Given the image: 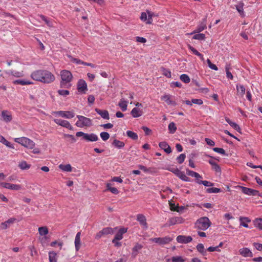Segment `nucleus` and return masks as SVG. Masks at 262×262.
Instances as JSON below:
<instances>
[{
  "label": "nucleus",
  "instance_id": "nucleus-7",
  "mask_svg": "<svg viewBox=\"0 0 262 262\" xmlns=\"http://www.w3.org/2000/svg\"><path fill=\"white\" fill-rule=\"evenodd\" d=\"M184 219L181 216H174L168 219L167 223L165 226H171L178 224L184 223Z\"/></svg>",
  "mask_w": 262,
  "mask_h": 262
},
{
  "label": "nucleus",
  "instance_id": "nucleus-4",
  "mask_svg": "<svg viewBox=\"0 0 262 262\" xmlns=\"http://www.w3.org/2000/svg\"><path fill=\"white\" fill-rule=\"evenodd\" d=\"M14 141L24 147L31 149H34L35 145V143L32 140L26 137L15 138Z\"/></svg>",
  "mask_w": 262,
  "mask_h": 262
},
{
  "label": "nucleus",
  "instance_id": "nucleus-2",
  "mask_svg": "<svg viewBox=\"0 0 262 262\" xmlns=\"http://www.w3.org/2000/svg\"><path fill=\"white\" fill-rule=\"evenodd\" d=\"M61 81L60 83V86L62 88H70L71 86L70 82L73 78L72 73L68 70H62L60 72Z\"/></svg>",
  "mask_w": 262,
  "mask_h": 262
},
{
  "label": "nucleus",
  "instance_id": "nucleus-42",
  "mask_svg": "<svg viewBox=\"0 0 262 262\" xmlns=\"http://www.w3.org/2000/svg\"><path fill=\"white\" fill-rule=\"evenodd\" d=\"M196 183L199 184H203L205 186H207V187H209V186H213L214 185V183L210 182V181H202V180H198L196 181Z\"/></svg>",
  "mask_w": 262,
  "mask_h": 262
},
{
  "label": "nucleus",
  "instance_id": "nucleus-58",
  "mask_svg": "<svg viewBox=\"0 0 262 262\" xmlns=\"http://www.w3.org/2000/svg\"><path fill=\"white\" fill-rule=\"evenodd\" d=\"M57 92L60 95L63 96H66L68 95L70 93L69 91L64 90H59Z\"/></svg>",
  "mask_w": 262,
  "mask_h": 262
},
{
  "label": "nucleus",
  "instance_id": "nucleus-1",
  "mask_svg": "<svg viewBox=\"0 0 262 262\" xmlns=\"http://www.w3.org/2000/svg\"><path fill=\"white\" fill-rule=\"evenodd\" d=\"M32 78L36 81L45 83H50L54 81L55 76L47 70H37L31 74Z\"/></svg>",
  "mask_w": 262,
  "mask_h": 262
},
{
  "label": "nucleus",
  "instance_id": "nucleus-30",
  "mask_svg": "<svg viewBox=\"0 0 262 262\" xmlns=\"http://www.w3.org/2000/svg\"><path fill=\"white\" fill-rule=\"evenodd\" d=\"M50 262H57V254L54 251L49 253Z\"/></svg>",
  "mask_w": 262,
  "mask_h": 262
},
{
  "label": "nucleus",
  "instance_id": "nucleus-9",
  "mask_svg": "<svg viewBox=\"0 0 262 262\" xmlns=\"http://www.w3.org/2000/svg\"><path fill=\"white\" fill-rule=\"evenodd\" d=\"M54 121L56 124H57L61 126L66 127L70 130L73 129L72 126L70 124V123L67 120H63V119H62L60 118H57V119H55L54 120Z\"/></svg>",
  "mask_w": 262,
  "mask_h": 262
},
{
  "label": "nucleus",
  "instance_id": "nucleus-11",
  "mask_svg": "<svg viewBox=\"0 0 262 262\" xmlns=\"http://www.w3.org/2000/svg\"><path fill=\"white\" fill-rule=\"evenodd\" d=\"M176 239L179 243L187 244L191 242L192 238L190 236L179 235L177 237Z\"/></svg>",
  "mask_w": 262,
  "mask_h": 262
},
{
  "label": "nucleus",
  "instance_id": "nucleus-45",
  "mask_svg": "<svg viewBox=\"0 0 262 262\" xmlns=\"http://www.w3.org/2000/svg\"><path fill=\"white\" fill-rule=\"evenodd\" d=\"M193 39H198L200 40H204L205 39V35L203 33H198L196 34H195L193 36Z\"/></svg>",
  "mask_w": 262,
  "mask_h": 262
},
{
  "label": "nucleus",
  "instance_id": "nucleus-32",
  "mask_svg": "<svg viewBox=\"0 0 262 262\" xmlns=\"http://www.w3.org/2000/svg\"><path fill=\"white\" fill-rule=\"evenodd\" d=\"M12 116H0V124L3 122L8 123L12 120Z\"/></svg>",
  "mask_w": 262,
  "mask_h": 262
},
{
  "label": "nucleus",
  "instance_id": "nucleus-44",
  "mask_svg": "<svg viewBox=\"0 0 262 262\" xmlns=\"http://www.w3.org/2000/svg\"><path fill=\"white\" fill-rule=\"evenodd\" d=\"M206 192L208 193H216L221 192V190L217 188H209L206 189Z\"/></svg>",
  "mask_w": 262,
  "mask_h": 262
},
{
  "label": "nucleus",
  "instance_id": "nucleus-21",
  "mask_svg": "<svg viewBox=\"0 0 262 262\" xmlns=\"http://www.w3.org/2000/svg\"><path fill=\"white\" fill-rule=\"evenodd\" d=\"M186 173L188 176L195 178L196 181L200 180L199 179H201L202 178L199 173L188 169H186Z\"/></svg>",
  "mask_w": 262,
  "mask_h": 262
},
{
  "label": "nucleus",
  "instance_id": "nucleus-54",
  "mask_svg": "<svg viewBox=\"0 0 262 262\" xmlns=\"http://www.w3.org/2000/svg\"><path fill=\"white\" fill-rule=\"evenodd\" d=\"M212 150L217 153L225 155L226 154L225 151L223 148L219 147H214Z\"/></svg>",
  "mask_w": 262,
  "mask_h": 262
},
{
  "label": "nucleus",
  "instance_id": "nucleus-23",
  "mask_svg": "<svg viewBox=\"0 0 262 262\" xmlns=\"http://www.w3.org/2000/svg\"><path fill=\"white\" fill-rule=\"evenodd\" d=\"M118 105L121 110L124 112L126 110L127 106V102L124 98H121L118 103Z\"/></svg>",
  "mask_w": 262,
  "mask_h": 262
},
{
  "label": "nucleus",
  "instance_id": "nucleus-63",
  "mask_svg": "<svg viewBox=\"0 0 262 262\" xmlns=\"http://www.w3.org/2000/svg\"><path fill=\"white\" fill-rule=\"evenodd\" d=\"M103 127L104 129L112 128L113 127V124L110 123L102 124L100 125Z\"/></svg>",
  "mask_w": 262,
  "mask_h": 262
},
{
  "label": "nucleus",
  "instance_id": "nucleus-16",
  "mask_svg": "<svg viewBox=\"0 0 262 262\" xmlns=\"http://www.w3.org/2000/svg\"><path fill=\"white\" fill-rule=\"evenodd\" d=\"M127 228H120L118 232L115 235L114 239L120 241L123 238V234L127 232Z\"/></svg>",
  "mask_w": 262,
  "mask_h": 262
},
{
  "label": "nucleus",
  "instance_id": "nucleus-28",
  "mask_svg": "<svg viewBox=\"0 0 262 262\" xmlns=\"http://www.w3.org/2000/svg\"><path fill=\"white\" fill-rule=\"evenodd\" d=\"M254 226L258 228L259 230H262V219L257 218L253 221Z\"/></svg>",
  "mask_w": 262,
  "mask_h": 262
},
{
  "label": "nucleus",
  "instance_id": "nucleus-40",
  "mask_svg": "<svg viewBox=\"0 0 262 262\" xmlns=\"http://www.w3.org/2000/svg\"><path fill=\"white\" fill-rule=\"evenodd\" d=\"M13 83L15 84H20L22 85H28V84H30L32 83L31 82H30L29 81H26V80H20V79L16 80L14 81Z\"/></svg>",
  "mask_w": 262,
  "mask_h": 262
},
{
  "label": "nucleus",
  "instance_id": "nucleus-19",
  "mask_svg": "<svg viewBox=\"0 0 262 262\" xmlns=\"http://www.w3.org/2000/svg\"><path fill=\"white\" fill-rule=\"evenodd\" d=\"M206 18H205L198 26L197 29L194 31V33H199L204 30L206 28Z\"/></svg>",
  "mask_w": 262,
  "mask_h": 262
},
{
  "label": "nucleus",
  "instance_id": "nucleus-35",
  "mask_svg": "<svg viewBox=\"0 0 262 262\" xmlns=\"http://www.w3.org/2000/svg\"><path fill=\"white\" fill-rule=\"evenodd\" d=\"M106 188L107 190L110 191L113 194H117L119 193L118 190L115 187H112L111 183L106 184Z\"/></svg>",
  "mask_w": 262,
  "mask_h": 262
},
{
  "label": "nucleus",
  "instance_id": "nucleus-10",
  "mask_svg": "<svg viewBox=\"0 0 262 262\" xmlns=\"http://www.w3.org/2000/svg\"><path fill=\"white\" fill-rule=\"evenodd\" d=\"M77 90L79 92L85 93L87 91V84L83 79H80L77 83Z\"/></svg>",
  "mask_w": 262,
  "mask_h": 262
},
{
  "label": "nucleus",
  "instance_id": "nucleus-57",
  "mask_svg": "<svg viewBox=\"0 0 262 262\" xmlns=\"http://www.w3.org/2000/svg\"><path fill=\"white\" fill-rule=\"evenodd\" d=\"M170 208L172 211L180 212V210H179L180 207L179 206H176L175 204L170 203Z\"/></svg>",
  "mask_w": 262,
  "mask_h": 262
},
{
  "label": "nucleus",
  "instance_id": "nucleus-12",
  "mask_svg": "<svg viewBox=\"0 0 262 262\" xmlns=\"http://www.w3.org/2000/svg\"><path fill=\"white\" fill-rule=\"evenodd\" d=\"M137 220L139 222L140 225H141L144 229H147L148 225L146 222V219L145 216L143 214H138Z\"/></svg>",
  "mask_w": 262,
  "mask_h": 262
},
{
  "label": "nucleus",
  "instance_id": "nucleus-59",
  "mask_svg": "<svg viewBox=\"0 0 262 262\" xmlns=\"http://www.w3.org/2000/svg\"><path fill=\"white\" fill-rule=\"evenodd\" d=\"M212 169L217 173H221V168L217 163L212 166Z\"/></svg>",
  "mask_w": 262,
  "mask_h": 262
},
{
  "label": "nucleus",
  "instance_id": "nucleus-8",
  "mask_svg": "<svg viewBox=\"0 0 262 262\" xmlns=\"http://www.w3.org/2000/svg\"><path fill=\"white\" fill-rule=\"evenodd\" d=\"M150 240L160 245H165L169 243L172 241V238L169 236H165L164 237L152 238Z\"/></svg>",
  "mask_w": 262,
  "mask_h": 262
},
{
  "label": "nucleus",
  "instance_id": "nucleus-26",
  "mask_svg": "<svg viewBox=\"0 0 262 262\" xmlns=\"http://www.w3.org/2000/svg\"><path fill=\"white\" fill-rule=\"evenodd\" d=\"M226 121L229 124V125L233 127L235 130L239 132L241 128L238 124L236 123L231 121L229 118H226Z\"/></svg>",
  "mask_w": 262,
  "mask_h": 262
},
{
  "label": "nucleus",
  "instance_id": "nucleus-22",
  "mask_svg": "<svg viewBox=\"0 0 262 262\" xmlns=\"http://www.w3.org/2000/svg\"><path fill=\"white\" fill-rule=\"evenodd\" d=\"M243 7L244 3L242 2H240L235 5L236 9L242 17L245 16L244 12L243 10Z\"/></svg>",
  "mask_w": 262,
  "mask_h": 262
},
{
  "label": "nucleus",
  "instance_id": "nucleus-43",
  "mask_svg": "<svg viewBox=\"0 0 262 262\" xmlns=\"http://www.w3.org/2000/svg\"><path fill=\"white\" fill-rule=\"evenodd\" d=\"M168 129L170 134H173L177 130V127L174 122H170L168 125Z\"/></svg>",
  "mask_w": 262,
  "mask_h": 262
},
{
  "label": "nucleus",
  "instance_id": "nucleus-3",
  "mask_svg": "<svg viewBox=\"0 0 262 262\" xmlns=\"http://www.w3.org/2000/svg\"><path fill=\"white\" fill-rule=\"evenodd\" d=\"M210 225L211 222L207 217H201L195 223V227L201 230H207Z\"/></svg>",
  "mask_w": 262,
  "mask_h": 262
},
{
  "label": "nucleus",
  "instance_id": "nucleus-20",
  "mask_svg": "<svg viewBox=\"0 0 262 262\" xmlns=\"http://www.w3.org/2000/svg\"><path fill=\"white\" fill-rule=\"evenodd\" d=\"M6 188L13 190H19L21 189V186L18 184H14L11 183H7V184L5 185Z\"/></svg>",
  "mask_w": 262,
  "mask_h": 262
},
{
  "label": "nucleus",
  "instance_id": "nucleus-31",
  "mask_svg": "<svg viewBox=\"0 0 262 262\" xmlns=\"http://www.w3.org/2000/svg\"><path fill=\"white\" fill-rule=\"evenodd\" d=\"M39 234L42 236L48 234L49 230L46 226L40 227L38 228Z\"/></svg>",
  "mask_w": 262,
  "mask_h": 262
},
{
  "label": "nucleus",
  "instance_id": "nucleus-51",
  "mask_svg": "<svg viewBox=\"0 0 262 262\" xmlns=\"http://www.w3.org/2000/svg\"><path fill=\"white\" fill-rule=\"evenodd\" d=\"M196 249L201 253H202L203 255H205V251H204V245L202 244H199L196 246Z\"/></svg>",
  "mask_w": 262,
  "mask_h": 262
},
{
  "label": "nucleus",
  "instance_id": "nucleus-55",
  "mask_svg": "<svg viewBox=\"0 0 262 262\" xmlns=\"http://www.w3.org/2000/svg\"><path fill=\"white\" fill-rule=\"evenodd\" d=\"M40 17L42 20H43L46 24L49 26V27H52L53 26V23L52 22L50 21L44 15H41Z\"/></svg>",
  "mask_w": 262,
  "mask_h": 262
},
{
  "label": "nucleus",
  "instance_id": "nucleus-62",
  "mask_svg": "<svg viewBox=\"0 0 262 262\" xmlns=\"http://www.w3.org/2000/svg\"><path fill=\"white\" fill-rule=\"evenodd\" d=\"M226 76H227V78H230V79H232L233 75L231 74V73L229 72V69L227 66L226 67Z\"/></svg>",
  "mask_w": 262,
  "mask_h": 262
},
{
  "label": "nucleus",
  "instance_id": "nucleus-18",
  "mask_svg": "<svg viewBox=\"0 0 262 262\" xmlns=\"http://www.w3.org/2000/svg\"><path fill=\"white\" fill-rule=\"evenodd\" d=\"M143 246L138 243L136 244L135 246L133 247L132 249V255L134 257H136V256L138 254L140 251L142 249Z\"/></svg>",
  "mask_w": 262,
  "mask_h": 262
},
{
  "label": "nucleus",
  "instance_id": "nucleus-64",
  "mask_svg": "<svg viewBox=\"0 0 262 262\" xmlns=\"http://www.w3.org/2000/svg\"><path fill=\"white\" fill-rule=\"evenodd\" d=\"M205 141L208 145L214 146L215 145L214 142L210 139L205 138Z\"/></svg>",
  "mask_w": 262,
  "mask_h": 262
},
{
  "label": "nucleus",
  "instance_id": "nucleus-17",
  "mask_svg": "<svg viewBox=\"0 0 262 262\" xmlns=\"http://www.w3.org/2000/svg\"><path fill=\"white\" fill-rule=\"evenodd\" d=\"M159 147L164 150L167 154L171 152V149L169 145L166 142H161L159 143Z\"/></svg>",
  "mask_w": 262,
  "mask_h": 262
},
{
  "label": "nucleus",
  "instance_id": "nucleus-29",
  "mask_svg": "<svg viewBox=\"0 0 262 262\" xmlns=\"http://www.w3.org/2000/svg\"><path fill=\"white\" fill-rule=\"evenodd\" d=\"M30 165L25 161H22L19 163L18 167L22 170H27L30 168Z\"/></svg>",
  "mask_w": 262,
  "mask_h": 262
},
{
  "label": "nucleus",
  "instance_id": "nucleus-6",
  "mask_svg": "<svg viewBox=\"0 0 262 262\" xmlns=\"http://www.w3.org/2000/svg\"><path fill=\"white\" fill-rule=\"evenodd\" d=\"M76 136L77 137H82L83 139L87 141L93 142L98 140V136L93 133L89 134L82 132H78L76 133Z\"/></svg>",
  "mask_w": 262,
  "mask_h": 262
},
{
  "label": "nucleus",
  "instance_id": "nucleus-39",
  "mask_svg": "<svg viewBox=\"0 0 262 262\" xmlns=\"http://www.w3.org/2000/svg\"><path fill=\"white\" fill-rule=\"evenodd\" d=\"M113 144L118 148H122L124 146L125 144L123 142L120 141L117 139H115L113 142Z\"/></svg>",
  "mask_w": 262,
  "mask_h": 262
},
{
  "label": "nucleus",
  "instance_id": "nucleus-47",
  "mask_svg": "<svg viewBox=\"0 0 262 262\" xmlns=\"http://www.w3.org/2000/svg\"><path fill=\"white\" fill-rule=\"evenodd\" d=\"M180 79L186 83H189L190 81L189 76L185 74H183L180 76Z\"/></svg>",
  "mask_w": 262,
  "mask_h": 262
},
{
  "label": "nucleus",
  "instance_id": "nucleus-41",
  "mask_svg": "<svg viewBox=\"0 0 262 262\" xmlns=\"http://www.w3.org/2000/svg\"><path fill=\"white\" fill-rule=\"evenodd\" d=\"M236 89L239 95L243 96L245 93V88L243 85H237Z\"/></svg>",
  "mask_w": 262,
  "mask_h": 262
},
{
  "label": "nucleus",
  "instance_id": "nucleus-37",
  "mask_svg": "<svg viewBox=\"0 0 262 262\" xmlns=\"http://www.w3.org/2000/svg\"><path fill=\"white\" fill-rule=\"evenodd\" d=\"M172 262H185L186 259L184 258L182 256H173L170 259Z\"/></svg>",
  "mask_w": 262,
  "mask_h": 262
},
{
  "label": "nucleus",
  "instance_id": "nucleus-36",
  "mask_svg": "<svg viewBox=\"0 0 262 262\" xmlns=\"http://www.w3.org/2000/svg\"><path fill=\"white\" fill-rule=\"evenodd\" d=\"M8 74H11L16 77H20L23 76V75H24L23 72L22 71H15L11 70L8 72Z\"/></svg>",
  "mask_w": 262,
  "mask_h": 262
},
{
  "label": "nucleus",
  "instance_id": "nucleus-60",
  "mask_svg": "<svg viewBox=\"0 0 262 262\" xmlns=\"http://www.w3.org/2000/svg\"><path fill=\"white\" fill-rule=\"evenodd\" d=\"M111 181L112 182H116L120 183H121L123 182V180L122 178L119 177H114L111 179Z\"/></svg>",
  "mask_w": 262,
  "mask_h": 262
},
{
  "label": "nucleus",
  "instance_id": "nucleus-46",
  "mask_svg": "<svg viewBox=\"0 0 262 262\" xmlns=\"http://www.w3.org/2000/svg\"><path fill=\"white\" fill-rule=\"evenodd\" d=\"M142 114L144 113L143 111V109L140 108V107H135L134 108L132 112H131V115H138V114Z\"/></svg>",
  "mask_w": 262,
  "mask_h": 262
},
{
  "label": "nucleus",
  "instance_id": "nucleus-56",
  "mask_svg": "<svg viewBox=\"0 0 262 262\" xmlns=\"http://www.w3.org/2000/svg\"><path fill=\"white\" fill-rule=\"evenodd\" d=\"M207 62L208 63V67L210 69L214 70L215 71H217L218 70L217 67L215 64L212 63L211 61L209 59H207Z\"/></svg>",
  "mask_w": 262,
  "mask_h": 262
},
{
  "label": "nucleus",
  "instance_id": "nucleus-61",
  "mask_svg": "<svg viewBox=\"0 0 262 262\" xmlns=\"http://www.w3.org/2000/svg\"><path fill=\"white\" fill-rule=\"evenodd\" d=\"M254 247L258 251H262V244L257 243H253Z\"/></svg>",
  "mask_w": 262,
  "mask_h": 262
},
{
  "label": "nucleus",
  "instance_id": "nucleus-48",
  "mask_svg": "<svg viewBox=\"0 0 262 262\" xmlns=\"http://www.w3.org/2000/svg\"><path fill=\"white\" fill-rule=\"evenodd\" d=\"M186 156L184 154H181L177 158V161L179 164H182L185 160Z\"/></svg>",
  "mask_w": 262,
  "mask_h": 262
},
{
  "label": "nucleus",
  "instance_id": "nucleus-25",
  "mask_svg": "<svg viewBox=\"0 0 262 262\" xmlns=\"http://www.w3.org/2000/svg\"><path fill=\"white\" fill-rule=\"evenodd\" d=\"M240 225L244 226V227L248 228V225L247 223H249L250 222V220H249L247 217H240Z\"/></svg>",
  "mask_w": 262,
  "mask_h": 262
},
{
  "label": "nucleus",
  "instance_id": "nucleus-5",
  "mask_svg": "<svg viewBox=\"0 0 262 262\" xmlns=\"http://www.w3.org/2000/svg\"><path fill=\"white\" fill-rule=\"evenodd\" d=\"M78 120L76 122L77 126L79 127H89L92 124V120L84 116H77Z\"/></svg>",
  "mask_w": 262,
  "mask_h": 262
},
{
  "label": "nucleus",
  "instance_id": "nucleus-14",
  "mask_svg": "<svg viewBox=\"0 0 262 262\" xmlns=\"http://www.w3.org/2000/svg\"><path fill=\"white\" fill-rule=\"evenodd\" d=\"M239 254L245 257H252V252L247 248H243L239 250Z\"/></svg>",
  "mask_w": 262,
  "mask_h": 262
},
{
  "label": "nucleus",
  "instance_id": "nucleus-50",
  "mask_svg": "<svg viewBox=\"0 0 262 262\" xmlns=\"http://www.w3.org/2000/svg\"><path fill=\"white\" fill-rule=\"evenodd\" d=\"M161 70L162 71V74L164 76L168 78H170L171 77V72L169 70L166 69L164 68H162Z\"/></svg>",
  "mask_w": 262,
  "mask_h": 262
},
{
  "label": "nucleus",
  "instance_id": "nucleus-24",
  "mask_svg": "<svg viewBox=\"0 0 262 262\" xmlns=\"http://www.w3.org/2000/svg\"><path fill=\"white\" fill-rule=\"evenodd\" d=\"M59 168L63 171L71 172L72 170V167L70 164H60Z\"/></svg>",
  "mask_w": 262,
  "mask_h": 262
},
{
  "label": "nucleus",
  "instance_id": "nucleus-53",
  "mask_svg": "<svg viewBox=\"0 0 262 262\" xmlns=\"http://www.w3.org/2000/svg\"><path fill=\"white\" fill-rule=\"evenodd\" d=\"M56 115H73L75 113L73 111H58L55 113Z\"/></svg>",
  "mask_w": 262,
  "mask_h": 262
},
{
  "label": "nucleus",
  "instance_id": "nucleus-33",
  "mask_svg": "<svg viewBox=\"0 0 262 262\" xmlns=\"http://www.w3.org/2000/svg\"><path fill=\"white\" fill-rule=\"evenodd\" d=\"M114 229L115 228L113 229L111 227H106L103 228L102 230L103 234L104 235H106L108 234H112L114 232Z\"/></svg>",
  "mask_w": 262,
  "mask_h": 262
},
{
  "label": "nucleus",
  "instance_id": "nucleus-34",
  "mask_svg": "<svg viewBox=\"0 0 262 262\" xmlns=\"http://www.w3.org/2000/svg\"><path fill=\"white\" fill-rule=\"evenodd\" d=\"M126 135L129 138L132 139L133 140H137L138 139V135L136 133H134L132 131L127 130L126 132Z\"/></svg>",
  "mask_w": 262,
  "mask_h": 262
},
{
  "label": "nucleus",
  "instance_id": "nucleus-49",
  "mask_svg": "<svg viewBox=\"0 0 262 262\" xmlns=\"http://www.w3.org/2000/svg\"><path fill=\"white\" fill-rule=\"evenodd\" d=\"M100 135L102 139L104 141L107 140L110 137L108 133L104 132L101 133Z\"/></svg>",
  "mask_w": 262,
  "mask_h": 262
},
{
  "label": "nucleus",
  "instance_id": "nucleus-52",
  "mask_svg": "<svg viewBox=\"0 0 262 262\" xmlns=\"http://www.w3.org/2000/svg\"><path fill=\"white\" fill-rule=\"evenodd\" d=\"M74 243L75 249L77 251L79 250L81 245L80 238H75Z\"/></svg>",
  "mask_w": 262,
  "mask_h": 262
},
{
  "label": "nucleus",
  "instance_id": "nucleus-13",
  "mask_svg": "<svg viewBox=\"0 0 262 262\" xmlns=\"http://www.w3.org/2000/svg\"><path fill=\"white\" fill-rule=\"evenodd\" d=\"M161 99L162 100L165 102L168 105H175L176 104V103L173 99V97L171 95H164L162 97Z\"/></svg>",
  "mask_w": 262,
  "mask_h": 262
},
{
  "label": "nucleus",
  "instance_id": "nucleus-38",
  "mask_svg": "<svg viewBox=\"0 0 262 262\" xmlns=\"http://www.w3.org/2000/svg\"><path fill=\"white\" fill-rule=\"evenodd\" d=\"M180 179H181L182 180L186 182H189V178H188L183 171H180L179 172L177 176Z\"/></svg>",
  "mask_w": 262,
  "mask_h": 262
},
{
  "label": "nucleus",
  "instance_id": "nucleus-15",
  "mask_svg": "<svg viewBox=\"0 0 262 262\" xmlns=\"http://www.w3.org/2000/svg\"><path fill=\"white\" fill-rule=\"evenodd\" d=\"M241 188L242 192L248 195H256L258 192V191L255 190L247 187H241Z\"/></svg>",
  "mask_w": 262,
  "mask_h": 262
},
{
  "label": "nucleus",
  "instance_id": "nucleus-27",
  "mask_svg": "<svg viewBox=\"0 0 262 262\" xmlns=\"http://www.w3.org/2000/svg\"><path fill=\"white\" fill-rule=\"evenodd\" d=\"M0 142L4 144L8 147L14 149V147L10 142L8 141L3 136H0Z\"/></svg>",
  "mask_w": 262,
  "mask_h": 262
}]
</instances>
